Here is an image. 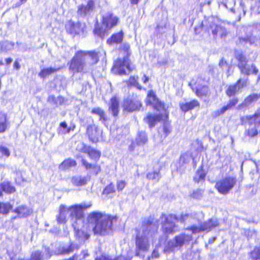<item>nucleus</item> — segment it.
<instances>
[{
  "label": "nucleus",
  "instance_id": "51",
  "mask_svg": "<svg viewBox=\"0 0 260 260\" xmlns=\"http://www.w3.org/2000/svg\"><path fill=\"white\" fill-rule=\"evenodd\" d=\"M115 191V187L113 184L111 183L107 186L103 191V193L105 194H109Z\"/></svg>",
  "mask_w": 260,
  "mask_h": 260
},
{
  "label": "nucleus",
  "instance_id": "27",
  "mask_svg": "<svg viewBox=\"0 0 260 260\" xmlns=\"http://www.w3.org/2000/svg\"><path fill=\"white\" fill-rule=\"evenodd\" d=\"M119 102L116 97L111 98L109 106V111L112 113V114L114 117H117L119 113Z\"/></svg>",
  "mask_w": 260,
  "mask_h": 260
},
{
  "label": "nucleus",
  "instance_id": "62",
  "mask_svg": "<svg viewBox=\"0 0 260 260\" xmlns=\"http://www.w3.org/2000/svg\"><path fill=\"white\" fill-rule=\"evenodd\" d=\"M165 26L158 25L156 26V29L159 32L162 33L163 32H164V30L165 29Z\"/></svg>",
  "mask_w": 260,
  "mask_h": 260
},
{
  "label": "nucleus",
  "instance_id": "64",
  "mask_svg": "<svg viewBox=\"0 0 260 260\" xmlns=\"http://www.w3.org/2000/svg\"><path fill=\"white\" fill-rule=\"evenodd\" d=\"M149 80V78L146 75H144L143 77L142 78V80L143 81L144 83H146Z\"/></svg>",
  "mask_w": 260,
  "mask_h": 260
},
{
  "label": "nucleus",
  "instance_id": "60",
  "mask_svg": "<svg viewBox=\"0 0 260 260\" xmlns=\"http://www.w3.org/2000/svg\"><path fill=\"white\" fill-rule=\"evenodd\" d=\"M188 216L189 214H187L182 215L179 219L178 218V221H180L181 222H184L185 220L188 218Z\"/></svg>",
  "mask_w": 260,
  "mask_h": 260
},
{
  "label": "nucleus",
  "instance_id": "45",
  "mask_svg": "<svg viewBox=\"0 0 260 260\" xmlns=\"http://www.w3.org/2000/svg\"><path fill=\"white\" fill-rule=\"evenodd\" d=\"M250 254V257L254 260L260 259V246L255 247Z\"/></svg>",
  "mask_w": 260,
  "mask_h": 260
},
{
  "label": "nucleus",
  "instance_id": "55",
  "mask_svg": "<svg viewBox=\"0 0 260 260\" xmlns=\"http://www.w3.org/2000/svg\"><path fill=\"white\" fill-rule=\"evenodd\" d=\"M163 131L164 133L165 134V137H166L167 136H168V134L170 133L171 131V128L169 125L166 124H164V125Z\"/></svg>",
  "mask_w": 260,
  "mask_h": 260
},
{
  "label": "nucleus",
  "instance_id": "19",
  "mask_svg": "<svg viewBox=\"0 0 260 260\" xmlns=\"http://www.w3.org/2000/svg\"><path fill=\"white\" fill-rule=\"evenodd\" d=\"M238 102L239 99L236 97L231 99L226 105L223 106L220 109L214 111L212 114V117L216 118L220 115L223 114L226 111L232 109L235 107Z\"/></svg>",
  "mask_w": 260,
  "mask_h": 260
},
{
  "label": "nucleus",
  "instance_id": "26",
  "mask_svg": "<svg viewBox=\"0 0 260 260\" xmlns=\"http://www.w3.org/2000/svg\"><path fill=\"white\" fill-rule=\"evenodd\" d=\"M124 37L122 31L113 34L110 38L107 39V43L111 45L114 44H120L122 42Z\"/></svg>",
  "mask_w": 260,
  "mask_h": 260
},
{
  "label": "nucleus",
  "instance_id": "42",
  "mask_svg": "<svg viewBox=\"0 0 260 260\" xmlns=\"http://www.w3.org/2000/svg\"><path fill=\"white\" fill-rule=\"evenodd\" d=\"M12 208V206L8 203H0V213L7 214Z\"/></svg>",
  "mask_w": 260,
  "mask_h": 260
},
{
  "label": "nucleus",
  "instance_id": "30",
  "mask_svg": "<svg viewBox=\"0 0 260 260\" xmlns=\"http://www.w3.org/2000/svg\"><path fill=\"white\" fill-rule=\"evenodd\" d=\"M161 119V117L159 115L149 114L144 118V120L149 124V127L151 128L154 126L155 123L159 121Z\"/></svg>",
  "mask_w": 260,
  "mask_h": 260
},
{
  "label": "nucleus",
  "instance_id": "6",
  "mask_svg": "<svg viewBox=\"0 0 260 260\" xmlns=\"http://www.w3.org/2000/svg\"><path fill=\"white\" fill-rule=\"evenodd\" d=\"M191 240H192L191 235L181 234L167 243L164 251L165 252L169 253L175 249H179L184 244H188Z\"/></svg>",
  "mask_w": 260,
  "mask_h": 260
},
{
  "label": "nucleus",
  "instance_id": "46",
  "mask_svg": "<svg viewBox=\"0 0 260 260\" xmlns=\"http://www.w3.org/2000/svg\"><path fill=\"white\" fill-rule=\"evenodd\" d=\"M10 155V151L9 149L0 144V158L4 156L8 157Z\"/></svg>",
  "mask_w": 260,
  "mask_h": 260
},
{
  "label": "nucleus",
  "instance_id": "5",
  "mask_svg": "<svg viewBox=\"0 0 260 260\" xmlns=\"http://www.w3.org/2000/svg\"><path fill=\"white\" fill-rule=\"evenodd\" d=\"M242 124L247 123L248 127L245 131V135L253 137L260 133V109L252 116H246L241 118Z\"/></svg>",
  "mask_w": 260,
  "mask_h": 260
},
{
  "label": "nucleus",
  "instance_id": "61",
  "mask_svg": "<svg viewBox=\"0 0 260 260\" xmlns=\"http://www.w3.org/2000/svg\"><path fill=\"white\" fill-rule=\"evenodd\" d=\"M203 27V23L202 22L201 24L199 27H196L194 28V31L195 33L198 34H200L201 32V29H202Z\"/></svg>",
  "mask_w": 260,
  "mask_h": 260
},
{
  "label": "nucleus",
  "instance_id": "17",
  "mask_svg": "<svg viewBox=\"0 0 260 260\" xmlns=\"http://www.w3.org/2000/svg\"><path fill=\"white\" fill-rule=\"evenodd\" d=\"M118 21V18L111 12H108L103 16L102 23L107 29H110L116 26Z\"/></svg>",
  "mask_w": 260,
  "mask_h": 260
},
{
  "label": "nucleus",
  "instance_id": "50",
  "mask_svg": "<svg viewBox=\"0 0 260 260\" xmlns=\"http://www.w3.org/2000/svg\"><path fill=\"white\" fill-rule=\"evenodd\" d=\"M148 102L152 105H154V104L157 102V100L158 99L155 94L152 92H150L148 95Z\"/></svg>",
  "mask_w": 260,
  "mask_h": 260
},
{
  "label": "nucleus",
  "instance_id": "29",
  "mask_svg": "<svg viewBox=\"0 0 260 260\" xmlns=\"http://www.w3.org/2000/svg\"><path fill=\"white\" fill-rule=\"evenodd\" d=\"M20 217H26L32 213V210L26 206L21 205L18 207L14 211Z\"/></svg>",
  "mask_w": 260,
  "mask_h": 260
},
{
  "label": "nucleus",
  "instance_id": "31",
  "mask_svg": "<svg viewBox=\"0 0 260 260\" xmlns=\"http://www.w3.org/2000/svg\"><path fill=\"white\" fill-rule=\"evenodd\" d=\"M9 126L7 115L5 113H0V133H4Z\"/></svg>",
  "mask_w": 260,
  "mask_h": 260
},
{
  "label": "nucleus",
  "instance_id": "54",
  "mask_svg": "<svg viewBox=\"0 0 260 260\" xmlns=\"http://www.w3.org/2000/svg\"><path fill=\"white\" fill-rule=\"evenodd\" d=\"M126 182L123 180H118L117 182V188L119 191L122 190L125 186Z\"/></svg>",
  "mask_w": 260,
  "mask_h": 260
},
{
  "label": "nucleus",
  "instance_id": "53",
  "mask_svg": "<svg viewBox=\"0 0 260 260\" xmlns=\"http://www.w3.org/2000/svg\"><path fill=\"white\" fill-rule=\"evenodd\" d=\"M153 107L159 110L160 109H166V107L164 103L160 101L158 99L157 100V102L154 104Z\"/></svg>",
  "mask_w": 260,
  "mask_h": 260
},
{
  "label": "nucleus",
  "instance_id": "63",
  "mask_svg": "<svg viewBox=\"0 0 260 260\" xmlns=\"http://www.w3.org/2000/svg\"><path fill=\"white\" fill-rule=\"evenodd\" d=\"M93 169L94 172L96 174L99 173L101 171V168L100 166H93V167L92 168Z\"/></svg>",
  "mask_w": 260,
  "mask_h": 260
},
{
  "label": "nucleus",
  "instance_id": "16",
  "mask_svg": "<svg viewBox=\"0 0 260 260\" xmlns=\"http://www.w3.org/2000/svg\"><path fill=\"white\" fill-rule=\"evenodd\" d=\"M142 106V103L139 97L133 99H126L123 102V107L124 110L133 112L139 110Z\"/></svg>",
  "mask_w": 260,
  "mask_h": 260
},
{
  "label": "nucleus",
  "instance_id": "40",
  "mask_svg": "<svg viewBox=\"0 0 260 260\" xmlns=\"http://www.w3.org/2000/svg\"><path fill=\"white\" fill-rule=\"evenodd\" d=\"M3 191L7 193H12L15 191V187L8 182H4L1 185Z\"/></svg>",
  "mask_w": 260,
  "mask_h": 260
},
{
  "label": "nucleus",
  "instance_id": "18",
  "mask_svg": "<svg viewBox=\"0 0 260 260\" xmlns=\"http://www.w3.org/2000/svg\"><path fill=\"white\" fill-rule=\"evenodd\" d=\"M102 131L94 124L88 125L86 127V135L90 141L96 143L99 141Z\"/></svg>",
  "mask_w": 260,
  "mask_h": 260
},
{
  "label": "nucleus",
  "instance_id": "13",
  "mask_svg": "<svg viewBox=\"0 0 260 260\" xmlns=\"http://www.w3.org/2000/svg\"><path fill=\"white\" fill-rule=\"evenodd\" d=\"M91 206V204H89L86 205L85 204H82L79 205H75L70 207V208H67L63 205H61L59 208V214L57 216V221L59 223H63L66 222V214L67 213H69L70 215L72 217V219H73V216L71 215V209L74 207H80L81 210L83 211V209H87L90 207Z\"/></svg>",
  "mask_w": 260,
  "mask_h": 260
},
{
  "label": "nucleus",
  "instance_id": "25",
  "mask_svg": "<svg viewBox=\"0 0 260 260\" xmlns=\"http://www.w3.org/2000/svg\"><path fill=\"white\" fill-rule=\"evenodd\" d=\"M179 106L181 110L185 112L196 107H199L200 103L196 100H193L189 102L180 103Z\"/></svg>",
  "mask_w": 260,
  "mask_h": 260
},
{
  "label": "nucleus",
  "instance_id": "1",
  "mask_svg": "<svg viewBox=\"0 0 260 260\" xmlns=\"http://www.w3.org/2000/svg\"><path fill=\"white\" fill-rule=\"evenodd\" d=\"M88 220L89 223L94 224L95 234L105 235L111 232L112 224L117 221V217L94 212L89 214Z\"/></svg>",
  "mask_w": 260,
  "mask_h": 260
},
{
  "label": "nucleus",
  "instance_id": "15",
  "mask_svg": "<svg viewBox=\"0 0 260 260\" xmlns=\"http://www.w3.org/2000/svg\"><path fill=\"white\" fill-rule=\"evenodd\" d=\"M218 224L216 219H210L202 223L199 226L193 225L191 226L189 229L193 233H199L205 231H209L211 229L217 226Z\"/></svg>",
  "mask_w": 260,
  "mask_h": 260
},
{
  "label": "nucleus",
  "instance_id": "21",
  "mask_svg": "<svg viewBox=\"0 0 260 260\" xmlns=\"http://www.w3.org/2000/svg\"><path fill=\"white\" fill-rule=\"evenodd\" d=\"M148 237L144 236L143 235L139 233L136 239V246L137 251H147L149 248L148 241Z\"/></svg>",
  "mask_w": 260,
  "mask_h": 260
},
{
  "label": "nucleus",
  "instance_id": "56",
  "mask_svg": "<svg viewBox=\"0 0 260 260\" xmlns=\"http://www.w3.org/2000/svg\"><path fill=\"white\" fill-rule=\"evenodd\" d=\"M82 165L86 168V169L93 168V166L90 163H88L85 159H82Z\"/></svg>",
  "mask_w": 260,
  "mask_h": 260
},
{
  "label": "nucleus",
  "instance_id": "35",
  "mask_svg": "<svg viewBox=\"0 0 260 260\" xmlns=\"http://www.w3.org/2000/svg\"><path fill=\"white\" fill-rule=\"evenodd\" d=\"M71 182L74 185L82 186L87 183V179L85 177L76 176L72 178Z\"/></svg>",
  "mask_w": 260,
  "mask_h": 260
},
{
  "label": "nucleus",
  "instance_id": "20",
  "mask_svg": "<svg viewBox=\"0 0 260 260\" xmlns=\"http://www.w3.org/2000/svg\"><path fill=\"white\" fill-rule=\"evenodd\" d=\"M94 8V2L89 0L86 5L82 4L78 7L77 14L79 16L84 18L90 14Z\"/></svg>",
  "mask_w": 260,
  "mask_h": 260
},
{
  "label": "nucleus",
  "instance_id": "2",
  "mask_svg": "<svg viewBox=\"0 0 260 260\" xmlns=\"http://www.w3.org/2000/svg\"><path fill=\"white\" fill-rule=\"evenodd\" d=\"M71 215L73 216L72 226L74 229L75 236L79 242H83L89 237V235L82 230L84 224L83 211L80 207H74L71 209Z\"/></svg>",
  "mask_w": 260,
  "mask_h": 260
},
{
  "label": "nucleus",
  "instance_id": "44",
  "mask_svg": "<svg viewBox=\"0 0 260 260\" xmlns=\"http://www.w3.org/2000/svg\"><path fill=\"white\" fill-rule=\"evenodd\" d=\"M251 13L255 15L260 14V0L255 1L251 7Z\"/></svg>",
  "mask_w": 260,
  "mask_h": 260
},
{
  "label": "nucleus",
  "instance_id": "34",
  "mask_svg": "<svg viewBox=\"0 0 260 260\" xmlns=\"http://www.w3.org/2000/svg\"><path fill=\"white\" fill-rule=\"evenodd\" d=\"M60 68H47L42 69L39 73V75L42 78H45L47 76L53 74L60 70Z\"/></svg>",
  "mask_w": 260,
  "mask_h": 260
},
{
  "label": "nucleus",
  "instance_id": "38",
  "mask_svg": "<svg viewBox=\"0 0 260 260\" xmlns=\"http://www.w3.org/2000/svg\"><path fill=\"white\" fill-rule=\"evenodd\" d=\"M122 256L112 257L104 253L97 255L95 257V260H122Z\"/></svg>",
  "mask_w": 260,
  "mask_h": 260
},
{
  "label": "nucleus",
  "instance_id": "58",
  "mask_svg": "<svg viewBox=\"0 0 260 260\" xmlns=\"http://www.w3.org/2000/svg\"><path fill=\"white\" fill-rule=\"evenodd\" d=\"M240 11H242L243 12V15H245L246 14L245 7L244 3L242 1H241L240 3V8H239Z\"/></svg>",
  "mask_w": 260,
  "mask_h": 260
},
{
  "label": "nucleus",
  "instance_id": "11",
  "mask_svg": "<svg viewBox=\"0 0 260 260\" xmlns=\"http://www.w3.org/2000/svg\"><path fill=\"white\" fill-rule=\"evenodd\" d=\"M158 227V221H154L152 218H149L143 222L141 228L142 235L144 236L151 237L157 232Z\"/></svg>",
  "mask_w": 260,
  "mask_h": 260
},
{
  "label": "nucleus",
  "instance_id": "8",
  "mask_svg": "<svg viewBox=\"0 0 260 260\" xmlns=\"http://www.w3.org/2000/svg\"><path fill=\"white\" fill-rule=\"evenodd\" d=\"M236 182L235 177L226 176L217 181L215 184V187L219 192L222 194H226L234 187Z\"/></svg>",
  "mask_w": 260,
  "mask_h": 260
},
{
  "label": "nucleus",
  "instance_id": "36",
  "mask_svg": "<svg viewBox=\"0 0 260 260\" xmlns=\"http://www.w3.org/2000/svg\"><path fill=\"white\" fill-rule=\"evenodd\" d=\"M159 170H155L147 174V178L153 182H157L160 178Z\"/></svg>",
  "mask_w": 260,
  "mask_h": 260
},
{
  "label": "nucleus",
  "instance_id": "14",
  "mask_svg": "<svg viewBox=\"0 0 260 260\" xmlns=\"http://www.w3.org/2000/svg\"><path fill=\"white\" fill-rule=\"evenodd\" d=\"M208 23V31H211L214 38H216L217 36H219L221 39L226 37L228 31L224 27L216 24L213 21H209Z\"/></svg>",
  "mask_w": 260,
  "mask_h": 260
},
{
  "label": "nucleus",
  "instance_id": "33",
  "mask_svg": "<svg viewBox=\"0 0 260 260\" xmlns=\"http://www.w3.org/2000/svg\"><path fill=\"white\" fill-rule=\"evenodd\" d=\"M196 94L198 97L203 98L204 97L208 96L210 95V91L207 86H204L197 88L196 90Z\"/></svg>",
  "mask_w": 260,
  "mask_h": 260
},
{
  "label": "nucleus",
  "instance_id": "48",
  "mask_svg": "<svg viewBox=\"0 0 260 260\" xmlns=\"http://www.w3.org/2000/svg\"><path fill=\"white\" fill-rule=\"evenodd\" d=\"M204 190L202 189H198L194 190L192 193L191 194V197L196 199H201L203 195Z\"/></svg>",
  "mask_w": 260,
  "mask_h": 260
},
{
  "label": "nucleus",
  "instance_id": "47",
  "mask_svg": "<svg viewBox=\"0 0 260 260\" xmlns=\"http://www.w3.org/2000/svg\"><path fill=\"white\" fill-rule=\"evenodd\" d=\"M14 46V43L13 42H9L8 41L3 42V51L7 52L12 50Z\"/></svg>",
  "mask_w": 260,
  "mask_h": 260
},
{
  "label": "nucleus",
  "instance_id": "28",
  "mask_svg": "<svg viewBox=\"0 0 260 260\" xmlns=\"http://www.w3.org/2000/svg\"><path fill=\"white\" fill-rule=\"evenodd\" d=\"M91 113L92 114L98 116L99 117V121H101L102 123L105 125H106L108 118L106 117V113L103 109L100 107H94L91 110Z\"/></svg>",
  "mask_w": 260,
  "mask_h": 260
},
{
  "label": "nucleus",
  "instance_id": "4",
  "mask_svg": "<svg viewBox=\"0 0 260 260\" xmlns=\"http://www.w3.org/2000/svg\"><path fill=\"white\" fill-rule=\"evenodd\" d=\"M234 56L238 61L237 66L240 70L241 74L244 75V77H247L251 75H256L258 70L254 63L248 64V59L246 55L241 51L236 50L234 52Z\"/></svg>",
  "mask_w": 260,
  "mask_h": 260
},
{
  "label": "nucleus",
  "instance_id": "10",
  "mask_svg": "<svg viewBox=\"0 0 260 260\" xmlns=\"http://www.w3.org/2000/svg\"><path fill=\"white\" fill-rule=\"evenodd\" d=\"M249 83V78L247 77L240 78L235 84L230 85L225 90L229 97L235 96L241 92V90L246 87Z\"/></svg>",
  "mask_w": 260,
  "mask_h": 260
},
{
  "label": "nucleus",
  "instance_id": "22",
  "mask_svg": "<svg viewBox=\"0 0 260 260\" xmlns=\"http://www.w3.org/2000/svg\"><path fill=\"white\" fill-rule=\"evenodd\" d=\"M79 245L77 244L70 243L68 244H64L59 246L56 250L57 255H66L73 252L74 250L78 249Z\"/></svg>",
  "mask_w": 260,
  "mask_h": 260
},
{
  "label": "nucleus",
  "instance_id": "39",
  "mask_svg": "<svg viewBox=\"0 0 260 260\" xmlns=\"http://www.w3.org/2000/svg\"><path fill=\"white\" fill-rule=\"evenodd\" d=\"M76 165V161L71 159H68L64 160L60 165L59 168L61 170H66L71 167H74Z\"/></svg>",
  "mask_w": 260,
  "mask_h": 260
},
{
  "label": "nucleus",
  "instance_id": "9",
  "mask_svg": "<svg viewBox=\"0 0 260 260\" xmlns=\"http://www.w3.org/2000/svg\"><path fill=\"white\" fill-rule=\"evenodd\" d=\"M158 221L163 223L162 230L166 234L172 233L176 231L175 223L178 221V218L175 215L170 214L166 216L162 214Z\"/></svg>",
  "mask_w": 260,
  "mask_h": 260
},
{
  "label": "nucleus",
  "instance_id": "7",
  "mask_svg": "<svg viewBox=\"0 0 260 260\" xmlns=\"http://www.w3.org/2000/svg\"><path fill=\"white\" fill-rule=\"evenodd\" d=\"M83 55V53L78 51L72 59L69 69L73 73L88 71V70L83 60L84 58H82Z\"/></svg>",
  "mask_w": 260,
  "mask_h": 260
},
{
  "label": "nucleus",
  "instance_id": "24",
  "mask_svg": "<svg viewBox=\"0 0 260 260\" xmlns=\"http://www.w3.org/2000/svg\"><path fill=\"white\" fill-rule=\"evenodd\" d=\"M66 28L67 31L72 35L78 34L82 30L80 23H74L72 21H69L66 25Z\"/></svg>",
  "mask_w": 260,
  "mask_h": 260
},
{
  "label": "nucleus",
  "instance_id": "52",
  "mask_svg": "<svg viewBox=\"0 0 260 260\" xmlns=\"http://www.w3.org/2000/svg\"><path fill=\"white\" fill-rule=\"evenodd\" d=\"M89 148V146H86L84 143H80L77 145V149L81 152L87 153Z\"/></svg>",
  "mask_w": 260,
  "mask_h": 260
},
{
  "label": "nucleus",
  "instance_id": "32",
  "mask_svg": "<svg viewBox=\"0 0 260 260\" xmlns=\"http://www.w3.org/2000/svg\"><path fill=\"white\" fill-rule=\"evenodd\" d=\"M255 38L252 35H247L245 37H239L237 44L245 45L249 43L250 45L253 44L255 42Z\"/></svg>",
  "mask_w": 260,
  "mask_h": 260
},
{
  "label": "nucleus",
  "instance_id": "41",
  "mask_svg": "<svg viewBox=\"0 0 260 260\" xmlns=\"http://www.w3.org/2000/svg\"><path fill=\"white\" fill-rule=\"evenodd\" d=\"M87 153L89 156L92 159L98 160L100 158L101 153L100 151L95 150L89 147Z\"/></svg>",
  "mask_w": 260,
  "mask_h": 260
},
{
  "label": "nucleus",
  "instance_id": "3",
  "mask_svg": "<svg viewBox=\"0 0 260 260\" xmlns=\"http://www.w3.org/2000/svg\"><path fill=\"white\" fill-rule=\"evenodd\" d=\"M121 49L126 53L127 55L122 59H118L114 63L112 68L113 71L118 75L128 74L134 69L132 66L128 55L130 54V45L127 43H123L121 46Z\"/></svg>",
  "mask_w": 260,
  "mask_h": 260
},
{
  "label": "nucleus",
  "instance_id": "23",
  "mask_svg": "<svg viewBox=\"0 0 260 260\" xmlns=\"http://www.w3.org/2000/svg\"><path fill=\"white\" fill-rule=\"evenodd\" d=\"M260 95L253 93L247 96L244 101L236 107V109L243 110L248 108L252 103L256 102L259 98Z\"/></svg>",
  "mask_w": 260,
  "mask_h": 260
},
{
  "label": "nucleus",
  "instance_id": "49",
  "mask_svg": "<svg viewBox=\"0 0 260 260\" xmlns=\"http://www.w3.org/2000/svg\"><path fill=\"white\" fill-rule=\"evenodd\" d=\"M129 84L137 87L139 89H141L142 87L138 82V77L137 79L135 77L131 76L129 79Z\"/></svg>",
  "mask_w": 260,
  "mask_h": 260
},
{
  "label": "nucleus",
  "instance_id": "37",
  "mask_svg": "<svg viewBox=\"0 0 260 260\" xmlns=\"http://www.w3.org/2000/svg\"><path fill=\"white\" fill-rule=\"evenodd\" d=\"M147 136L144 132H140L136 138V143L138 145H142L147 142Z\"/></svg>",
  "mask_w": 260,
  "mask_h": 260
},
{
  "label": "nucleus",
  "instance_id": "43",
  "mask_svg": "<svg viewBox=\"0 0 260 260\" xmlns=\"http://www.w3.org/2000/svg\"><path fill=\"white\" fill-rule=\"evenodd\" d=\"M205 177V173L204 171L202 169L198 170L193 177V180L195 182H199L200 181L204 180Z\"/></svg>",
  "mask_w": 260,
  "mask_h": 260
},
{
  "label": "nucleus",
  "instance_id": "59",
  "mask_svg": "<svg viewBox=\"0 0 260 260\" xmlns=\"http://www.w3.org/2000/svg\"><path fill=\"white\" fill-rule=\"evenodd\" d=\"M227 66L228 63L226 61L224 58H222L219 62V66L221 68H223L224 67Z\"/></svg>",
  "mask_w": 260,
  "mask_h": 260
},
{
  "label": "nucleus",
  "instance_id": "57",
  "mask_svg": "<svg viewBox=\"0 0 260 260\" xmlns=\"http://www.w3.org/2000/svg\"><path fill=\"white\" fill-rule=\"evenodd\" d=\"M95 33L102 38H103L105 36V32H103L100 29L96 28L95 30Z\"/></svg>",
  "mask_w": 260,
  "mask_h": 260
},
{
  "label": "nucleus",
  "instance_id": "12",
  "mask_svg": "<svg viewBox=\"0 0 260 260\" xmlns=\"http://www.w3.org/2000/svg\"><path fill=\"white\" fill-rule=\"evenodd\" d=\"M84 54L82 56L85 63L89 70L91 67L96 64L99 61V58L101 56V52L100 51H79Z\"/></svg>",
  "mask_w": 260,
  "mask_h": 260
}]
</instances>
